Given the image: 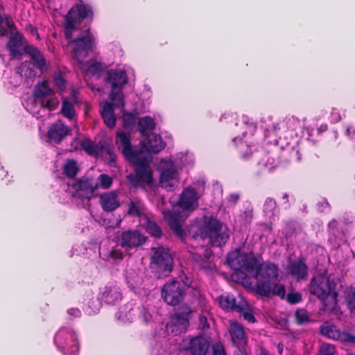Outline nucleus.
I'll list each match as a JSON object with an SVG mask.
<instances>
[{
    "label": "nucleus",
    "mask_w": 355,
    "mask_h": 355,
    "mask_svg": "<svg viewBox=\"0 0 355 355\" xmlns=\"http://www.w3.org/2000/svg\"><path fill=\"white\" fill-rule=\"evenodd\" d=\"M226 263L233 270L232 278L234 281L245 284L250 277H252L257 281L255 286L257 294L261 297L275 295L284 299L285 287L277 283L278 268L274 263L261 264L255 257L238 248L227 254Z\"/></svg>",
    "instance_id": "obj_1"
},
{
    "label": "nucleus",
    "mask_w": 355,
    "mask_h": 355,
    "mask_svg": "<svg viewBox=\"0 0 355 355\" xmlns=\"http://www.w3.org/2000/svg\"><path fill=\"white\" fill-rule=\"evenodd\" d=\"M77 31L78 29H72L70 37L65 38L68 44L71 46V57L81 64L89 52L92 50L95 44V37L90 32L89 27L73 37V33Z\"/></svg>",
    "instance_id": "obj_2"
},
{
    "label": "nucleus",
    "mask_w": 355,
    "mask_h": 355,
    "mask_svg": "<svg viewBox=\"0 0 355 355\" xmlns=\"http://www.w3.org/2000/svg\"><path fill=\"white\" fill-rule=\"evenodd\" d=\"M200 234L202 239L208 238L212 246L222 247L230 239V230L226 225L211 216L204 221Z\"/></svg>",
    "instance_id": "obj_3"
},
{
    "label": "nucleus",
    "mask_w": 355,
    "mask_h": 355,
    "mask_svg": "<svg viewBox=\"0 0 355 355\" xmlns=\"http://www.w3.org/2000/svg\"><path fill=\"white\" fill-rule=\"evenodd\" d=\"M94 18L93 8L84 3L82 0L73 5L64 17V37H70L72 29H78L76 24L80 23L85 19H88L90 22Z\"/></svg>",
    "instance_id": "obj_4"
},
{
    "label": "nucleus",
    "mask_w": 355,
    "mask_h": 355,
    "mask_svg": "<svg viewBox=\"0 0 355 355\" xmlns=\"http://www.w3.org/2000/svg\"><path fill=\"white\" fill-rule=\"evenodd\" d=\"M150 258V268L155 276L158 278L167 277L173 267V259L168 249L164 247L153 248Z\"/></svg>",
    "instance_id": "obj_5"
},
{
    "label": "nucleus",
    "mask_w": 355,
    "mask_h": 355,
    "mask_svg": "<svg viewBox=\"0 0 355 355\" xmlns=\"http://www.w3.org/2000/svg\"><path fill=\"white\" fill-rule=\"evenodd\" d=\"M309 292L320 299L326 306L328 305L326 303L328 297H331L334 304L337 302L338 293L334 291L329 278L324 275H318L312 278Z\"/></svg>",
    "instance_id": "obj_6"
},
{
    "label": "nucleus",
    "mask_w": 355,
    "mask_h": 355,
    "mask_svg": "<svg viewBox=\"0 0 355 355\" xmlns=\"http://www.w3.org/2000/svg\"><path fill=\"white\" fill-rule=\"evenodd\" d=\"M134 166L135 174L127 175V180L133 187H139L142 183H153V171L146 159L138 158L134 162Z\"/></svg>",
    "instance_id": "obj_7"
},
{
    "label": "nucleus",
    "mask_w": 355,
    "mask_h": 355,
    "mask_svg": "<svg viewBox=\"0 0 355 355\" xmlns=\"http://www.w3.org/2000/svg\"><path fill=\"white\" fill-rule=\"evenodd\" d=\"M55 342L64 355H78L80 345L76 334L71 330L60 329L55 334Z\"/></svg>",
    "instance_id": "obj_8"
},
{
    "label": "nucleus",
    "mask_w": 355,
    "mask_h": 355,
    "mask_svg": "<svg viewBox=\"0 0 355 355\" xmlns=\"http://www.w3.org/2000/svg\"><path fill=\"white\" fill-rule=\"evenodd\" d=\"M71 187L73 190V196L81 200H90L96 196L97 184L94 179L89 176L84 175L77 179L71 184Z\"/></svg>",
    "instance_id": "obj_9"
},
{
    "label": "nucleus",
    "mask_w": 355,
    "mask_h": 355,
    "mask_svg": "<svg viewBox=\"0 0 355 355\" xmlns=\"http://www.w3.org/2000/svg\"><path fill=\"white\" fill-rule=\"evenodd\" d=\"M117 239L119 245L126 250L139 248L147 240V237L137 230L123 231Z\"/></svg>",
    "instance_id": "obj_10"
},
{
    "label": "nucleus",
    "mask_w": 355,
    "mask_h": 355,
    "mask_svg": "<svg viewBox=\"0 0 355 355\" xmlns=\"http://www.w3.org/2000/svg\"><path fill=\"white\" fill-rule=\"evenodd\" d=\"M185 291L180 282L166 283L162 289V296L169 305L176 306L184 299Z\"/></svg>",
    "instance_id": "obj_11"
},
{
    "label": "nucleus",
    "mask_w": 355,
    "mask_h": 355,
    "mask_svg": "<svg viewBox=\"0 0 355 355\" xmlns=\"http://www.w3.org/2000/svg\"><path fill=\"white\" fill-rule=\"evenodd\" d=\"M121 299V288L115 282L107 283L98 294V300L109 305H114L120 302Z\"/></svg>",
    "instance_id": "obj_12"
},
{
    "label": "nucleus",
    "mask_w": 355,
    "mask_h": 355,
    "mask_svg": "<svg viewBox=\"0 0 355 355\" xmlns=\"http://www.w3.org/2000/svg\"><path fill=\"white\" fill-rule=\"evenodd\" d=\"M230 334L233 343L238 347L241 355H248L245 349L247 336L243 325L236 321L231 322Z\"/></svg>",
    "instance_id": "obj_13"
},
{
    "label": "nucleus",
    "mask_w": 355,
    "mask_h": 355,
    "mask_svg": "<svg viewBox=\"0 0 355 355\" xmlns=\"http://www.w3.org/2000/svg\"><path fill=\"white\" fill-rule=\"evenodd\" d=\"M71 132V130L67 125L61 121H57L49 127L47 131V137L51 141L59 144Z\"/></svg>",
    "instance_id": "obj_14"
},
{
    "label": "nucleus",
    "mask_w": 355,
    "mask_h": 355,
    "mask_svg": "<svg viewBox=\"0 0 355 355\" xmlns=\"http://www.w3.org/2000/svg\"><path fill=\"white\" fill-rule=\"evenodd\" d=\"M178 205L184 211H193L198 207V198L194 189L188 187L184 189L180 197Z\"/></svg>",
    "instance_id": "obj_15"
},
{
    "label": "nucleus",
    "mask_w": 355,
    "mask_h": 355,
    "mask_svg": "<svg viewBox=\"0 0 355 355\" xmlns=\"http://www.w3.org/2000/svg\"><path fill=\"white\" fill-rule=\"evenodd\" d=\"M116 143L123 155L129 161L137 157V153L133 150L129 135L123 132L116 133Z\"/></svg>",
    "instance_id": "obj_16"
},
{
    "label": "nucleus",
    "mask_w": 355,
    "mask_h": 355,
    "mask_svg": "<svg viewBox=\"0 0 355 355\" xmlns=\"http://www.w3.org/2000/svg\"><path fill=\"white\" fill-rule=\"evenodd\" d=\"M24 52L31 57L34 66L42 73L47 71L46 60L44 54L37 48L33 45H25L24 46Z\"/></svg>",
    "instance_id": "obj_17"
},
{
    "label": "nucleus",
    "mask_w": 355,
    "mask_h": 355,
    "mask_svg": "<svg viewBox=\"0 0 355 355\" xmlns=\"http://www.w3.org/2000/svg\"><path fill=\"white\" fill-rule=\"evenodd\" d=\"M210 343L202 336H196L189 341L187 350L191 355H206L209 349Z\"/></svg>",
    "instance_id": "obj_18"
},
{
    "label": "nucleus",
    "mask_w": 355,
    "mask_h": 355,
    "mask_svg": "<svg viewBox=\"0 0 355 355\" xmlns=\"http://www.w3.org/2000/svg\"><path fill=\"white\" fill-rule=\"evenodd\" d=\"M107 84L114 89L121 90L123 86L128 82L126 73L121 69H111L107 72L105 80Z\"/></svg>",
    "instance_id": "obj_19"
},
{
    "label": "nucleus",
    "mask_w": 355,
    "mask_h": 355,
    "mask_svg": "<svg viewBox=\"0 0 355 355\" xmlns=\"http://www.w3.org/2000/svg\"><path fill=\"white\" fill-rule=\"evenodd\" d=\"M101 205L103 209L106 212H111L120 206L118 198V192L112 191L101 196Z\"/></svg>",
    "instance_id": "obj_20"
},
{
    "label": "nucleus",
    "mask_w": 355,
    "mask_h": 355,
    "mask_svg": "<svg viewBox=\"0 0 355 355\" xmlns=\"http://www.w3.org/2000/svg\"><path fill=\"white\" fill-rule=\"evenodd\" d=\"M183 312H176L172 317V322L175 326L178 327L180 331H185L189 324V315L191 312V309L186 306L182 307Z\"/></svg>",
    "instance_id": "obj_21"
},
{
    "label": "nucleus",
    "mask_w": 355,
    "mask_h": 355,
    "mask_svg": "<svg viewBox=\"0 0 355 355\" xmlns=\"http://www.w3.org/2000/svg\"><path fill=\"white\" fill-rule=\"evenodd\" d=\"M289 272L296 279H302L308 275V266L303 259H298L290 264Z\"/></svg>",
    "instance_id": "obj_22"
},
{
    "label": "nucleus",
    "mask_w": 355,
    "mask_h": 355,
    "mask_svg": "<svg viewBox=\"0 0 355 355\" xmlns=\"http://www.w3.org/2000/svg\"><path fill=\"white\" fill-rule=\"evenodd\" d=\"M146 137V148L151 153H158L165 148V144L163 142L159 135L150 134Z\"/></svg>",
    "instance_id": "obj_23"
},
{
    "label": "nucleus",
    "mask_w": 355,
    "mask_h": 355,
    "mask_svg": "<svg viewBox=\"0 0 355 355\" xmlns=\"http://www.w3.org/2000/svg\"><path fill=\"white\" fill-rule=\"evenodd\" d=\"M23 39L24 37L20 33H15L10 37L7 43V48L12 55H21L24 53L21 49Z\"/></svg>",
    "instance_id": "obj_24"
},
{
    "label": "nucleus",
    "mask_w": 355,
    "mask_h": 355,
    "mask_svg": "<svg viewBox=\"0 0 355 355\" xmlns=\"http://www.w3.org/2000/svg\"><path fill=\"white\" fill-rule=\"evenodd\" d=\"M54 95V92L49 86L47 80H43L41 83L37 84L34 87L33 96L36 100L40 101L51 97Z\"/></svg>",
    "instance_id": "obj_25"
},
{
    "label": "nucleus",
    "mask_w": 355,
    "mask_h": 355,
    "mask_svg": "<svg viewBox=\"0 0 355 355\" xmlns=\"http://www.w3.org/2000/svg\"><path fill=\"white\" fill-rule=\"evenodd\" d=\"M101 114L106 126L109 128H112L116 125V116L114 114V110L113 105L110 103H105L103 105Z\"/></svg>",
    "instance_id": "obj_26"
},
{
    "label": "nucleus",
    "mask_w": 355,
    "mask_h": 355,
    "mask_svg": "<svg viewBox=\"0 0 355 355\" xmlns=\"http://www.w3.org/2000/svg\"><path fill=\"white\" fill-rule=\"evenodd\" d=\"M177 176V170L173 166L163 169L159 179L161 186L166 189L172 188L173 184L171 182L176 179Z\"/></svg>",
    "instance_id": "obj_27"
},
{
    "label": "nucleus",
    "mask_w": 355,
    "mask_h": 355,
    "mask_svg": "<svg viewBox=\"0 0 355 355\" xmlns=\"http://www.w3.org/2000/svg\"><path fill=\"white\" fill-rule=\"evenodd\" d=\"M143 225L146 231L152 236L160 238L162 236V230L157 223L147 215H144L142 218Z\"/></svg>",
    "instance_id": "obj_28"
},
{
    "label": "nucleus",
    "mask_w": 355,
    "mask_h": 355,
    "mask_svg": "<svg viewBox=\"0 0 355 355\" xmlns=\"http://www.w3.org/2000/svg\"><path fill=\"white\" fill-rule=\"evenodd\" d=\"M168 225L173 232L182 241H184L187 236V232L183 229L180 221L173 214H170L167 218Z\"/></svg>",
    "instance_id": "obj_29"
},
{
    "label": "nucleus",
    "mask_w": 355,
    "mask_h": 355,
    "mask_svg": "<svg viewBox=\"0 0 355 355\" xmlns=\"http://www.w3.org/2000/svg\"><path fill=\"white\" fill-rule=\"evenodd\" d=\"M137 128L143 137H147L155 130V123L152 117L146 116L139 120Z\"/></svg>",
    "instance_id": "obj_30"
},
{
    "label": "nucleus",
    "mask_w": 355,
    "mask_h": 355,
    "mask_svg": "<svg viewBox=\"0 0 355 355\" xmlns=\"http://www.w3.org/2000/svg\"><path fill=\"white\" fill-rule=\"evenodd\" d=\"M144 209V204L143 202L138 199L135 198L130 200L128 204V209L127 211V214L130 216L141 218V219L144 218V214H143V210Z\"/></svg>",
    "instance_id": "obj_31"
},
{
    "label": "nucleus",
    "mask_w": 355,
    "mask_h": 355,
    "mask_svg": "<svg viewBox=\"0 0 355 355\" xmlns=\"http://www.w3.org/2000/svg\"><path fill=\"white\" fill-rule=\"evenodd\" d=\"M220 306L227 311H234L238 305L236 300L232 294H223L218 297Z\"/></svg>",
    "instance_id": "obj_32"
},
{
    "label": "nucleus",
    "mask_w": 355,
    "mask_h": 355,
    "mask_svg": "<svg viewBox=\"0 0 355 355\" xmlns=\"http://www.w3.org/2000/svg\"><path fill=\"white\" fill-rule=\"evenodd\" d=\"M62 170V173L65 177L69 179H74L80 169L77 161L73 159H68L63 165Z\"/></svg>",
    "instance_id": "obj_33"
},
{
    "label": "nucleus",
    "mask_w": 355,
    "mask_h": 355,
    "mask_svg": "<svg viewBox=\"0 0 355 355\" xmlns=\"http://www.w3.org/2000/svg\"><path fill=\"white\" fill-rule=\"evenodd\" d=\"M191 261L192 263L199 268L200 270L209 271L211 270V262L206 258H203L202 254L193 252L191 254Z\"/></svg>",
    "instance_id": "obj_34"
},
{
    "label": "nucleus",
    "mask_w": 355,
    "mask_h": 355,
    "mask_svg": "<svg viewBox=\"0 0 355 355\" xmlns=\"http://www.w3.org/2000/svg\"><path fill=\"white\" fill-rule=\"evenodd\" d=\"M80 146L89 155H98L101 153L99 145L89 139H83L80 141Z\"/></svg>",
    "instance_id": "obj_35"
},
{
    "label": "nucleus",
    "mask_w": 355,
    "mask_h": 355,
    "mask_svg": "<svg viewBox=\"0 0 355 355\" xmlns=\"http://www.w3.org/2000/svg\"><path fill=\"white\" fill-rule=\"evenodd\" d=\"M237 152L241 159L243 161H248L253 157L250 146L242 140H239L237 145Z\"/></svg>",
    "instance_id": "obj_36"
},
{
    "label": "nucleus",
    "mask_w": 355,
    "mask_h": 355,
    "mask_svg": "<svg viewBox=\"0 0 355 355\" xmlns=\"http://www.w3.org/2000/svg\"><path fill=\"white\" fill-rule=\"evenodd\" d=\"M320 333L329 338L339 340L341 331L337 329L336 326L321 327Z\"/></svg>",
    "instance_id": "obj_37"
},
{
    "label": "nucleus",
    "mask_w": 355,
    "mask_h": 355,
    "mask_svg": "<svg viewBox=\"0 0 355 355\" xmlns=\"http://www.w3.org/2000/svg\"><path fill=\"white\" fill-rule=\"evenodd\" d=\"M95 183L97 184V189L100 187L103 189H108L112 185L113 179L109 175L102 173L98 176V182H95Z\"/></svg>",
    "instance_id": "obj_38"
},
{
    "label": "nucleus",
    "mask_w": 355,
    "mask_h": 355,
    "mask_svg": "<svg viewBox=\"0 0 355 355\" xmlns=\"http://www.w3.org/2000/svg\"><path fill=\"white\" fill-rule=\"evenodd\" d=\"M295 320L298 325H303L310 321L308 312L304 309H297L295 312Z\"/></svg>",
    "instance_id": "obj_39"
},
{
    "label": "nucleus",
    "mask_w": 355,
    "mask_h": 355,
    "mask_svg": "<svg viewBox=\"0 0 355 355\" xmlns=\"http://www.w3.org/2000/svg\"><path fill=\"white\" fill-rule=\"evenodd\" d=\"M61 113L69 119H72L75 114V109L73 103L66 99L62 101Z\"/></svg>",
    "instance_id": "obj_40"
},
{
    "label": "nucleus",
    "mask_w": 355,
    "mask_h": 355,
    "mask_svg": "<svg viewBox=\"0 0 355 355\" xmlns=\"http://www.w3.org/2000/svg\"><path fill=\"white\" fill-rule=\"evenodd\" d=\"M99 147L101 148L100 154L105 153V155H109L110 160L108 162V164H110V166H114L115 165L116 156L114 153L112 147L110 146V145H107V144L106 145L101 144L99 146Z\"/></svg>",
    "instance_id": "obj_41"
},
{
    "label": "nucleus",
    "mask_w": 355,
    "mask_h": 355,
    "mask_svg": "<svg viewBox=\"0 0 355 355\" xmlns=\"http://www.w3.org/2000/svg\"><path fill=\"white\" fill-rule=\"evenodd\" d=\"M173 282H180L182 284V286L184 288V291L186 289L191 287L193 278L190 276L184 273V272H181V273L178 275V277L173 280Z\"/></svg>",
    "instance_id": "obj_42"
},
{
    "label": "nucleus",
    "mask_w": 355,
    "mask_h": 355,
    "mask_svg": "<svg viewBox=\"0 0 355 355\" xmlns=\"http://www.w3.org/2000/svg\"><path fill=\"white\" fill-rule=\"evenodd\" d=\"M318 355H336V347L332 344L324 343L320 345Z\"/></svg>",
    "instance_id": "obj_43"
},
{
    "label": "nucleus",
    "mask_w": 355,
    "mask_h": 355,
    "mask_svg": "<svg viewBox=\"0 0 355 355\" xmlns=\"http://www.w3.org/2000/svg\"><path fill=\"white\" fill-rule=\"evenodd\" d=\"M123 126L125 128H130L136 123V116L131 112H127L123 114Z\"/></svg>",
    "instance_id": "obj_44"
},
{
    "label": "nucleus",
    "mask_w": 355,
    "mask_h": 355,
    "mask_svg": "<svg viewBox=\"0 0 355 355\" xmlns=\"http://www.w3.org/2000/svg\"><path fill=\"white\" fill-rule=\"evenodd\" d=\"M41 107L47 108L49 110H54L57 108L59 103L56 98H51L48 100H42L40 101Z\"/></svg>",
    "instance_id": "obj_45"
},
{
    "label": "nucleus",
    "mask_w": 355,
    "mask_h": 355,
    "mask_svg": "<svg viewBox=\"0 0 355 355\" xmlns=\"http://www.w3.org/2000/svg\"><path fill=\"white\" fill-rule=\"evenodd\" d=\"M252 309V306L245 300H241L238 302V305L236 307L235 312L239 313L240 316H243L245 312L249 311Z\"/></svg>",
    "instance_id": "obj_46"
},
{
    "label": "nucleus",
    "mask_w": 355,
    "mask_h": 355,
    "mask_svg": "<svg viewBox=\"0 0 355 355\" xmlns=\"http://www.w3.org/2000/svg\"><path fill=\"white\" fill-rule=\"evenodd\" d=\"M339 340L346 345H355V336L349 332H341Z\"/></svg>",
    "instance_id": "obj_47"
},
{
    "label": "nucleus",
    "mask_w": 355,
    "mask_h": 355,
    "mask_svg": "<svg viewBox=\"0 0 355 355\" xmlns=\"http://www.w3.org/2000/svg\"><path fill=\"white\" fill-rule=\"evenodd\" d=\"M347 306L352 312H355V287L346 296Z\"/></svg>",
    "instance_id": "obj_48"
},
{
    "label": "nucleus",
    "mask_w": 355,
    "mask_h": 355,
    "mask_svg": "<svg viewBox=\"0 0 355 355\" xmlns=\"http://www.w3.org/2000/svg\"><path fill=\"white\" fill-rule=\"evenodd\" d=\"M286 300L291 304H296L302 300V294L299 292L288 293L286 295Z\"/></svg>",
    "instance_id": "obj_49"
},
{
    "label": "nucleus",
    "mask_w": 355,
    "mask_h": 355,
    "mask_svg": "<svg viewBox=\"0 0 355 355\" xmlns=\"http://www.w3.org/2000/svg\"><path fill=\"white\" fill-rule=\"evenodd\" d=\"M55 85L60 90L64 91L66 89V80L61 73L55 74L53 77Z\"/></svg>",
    "instance_id": "obj_50"
},
{
    "label": "nucleus",
    "mask_w": 355,
    "mask_h": 355,
    "mask_svg": "<svg viewBox=\"0 0 355 355\" xmlns=\"http://www.w3.org/2000/svg\"><path fill=\"white\" fill-rule=\"evenodd\" d=\"M103 66L101 62H95L88 67V71L92 75H98L103 71Z\"/></svg>",
    "instance_id": "obj_51"
},
{
    "label": "nucleus",
    "mask_w": 355,
    "mask_h": 355,
    "mask_svg": "<svg viewBox=\"0 0 355 355\" xmlns=\"http://www.w3.org/2000/svg\"><path fill=\"white\" fill-rule=\"evenodd\" d=\"M277 203L275 199L268 198L264 203V211L266 213L272 212L276 207Z\"/></svg>",
    "instance_id": "obj_52"
},
{
    "label": "nucleus",
    "mask_w": 355,
    "mask_h": 355,
    "mask_svg": "<svg viewBox=\"0 0 355 355\" xmlns=\"http://www.w3.org/2000/svg\"><path fill=\"white\" fill-rule=\"evenodd\" d=\"M4 21H5L6 26L9 28L10 33L12 35L15 34V33H19L17 31V26H16L15 24L14 23L13 20L10 17H8V16L5 17Z\"/></svg>",
    "instance_id": "obj_53"
},
{
    "label": "nucleus",
    "mask_w": 355,
    "mask_h": 355,
    "mask_svg": "<svg viewBox=\"0 0 355 355\" xmlns=\"http://www.w3.org/2000/svg\"><path fill=\"white\" fill-rule=\"evenodd\" d=\"M108 257L114 260L121 261L123 259V254L121 250L116 248H112L108 254Z\"/></svg>",
    "instance_id": "obj_54"
},
{
    "label": "nucleus",
    "mask_w": 355,
    "mask_h": 355,
    "mask_svg": "<svg viewBox=\"0 0 355 355\" xmlns=\"http://www.w3.org/2000/svg\"><path fill=\"white\" fill-rule=\"evenodd\" d=\"M214 355H226L223 345L220 343H215L213 347Z\"/></svg>",
    "instance_id": "obj_55"
},
{
    "label": "nucleus",
    "mask_w": 355,
    "mask_h": 355,
    "mask_svg": "<svg viewBox=\"0 0 355 355\" xmlns=\"http://www.w3.org/2000/svg\"><path fill=\"white\" fill-rule=\"evenodd\" d=\"M22 73H24V76L26 78H34L35 76V71L30 67H26V65L22 66V67L21 68V76H22Z\"/></svg>",
    "instance_id": "obj_56"
},
{
    "label": "nucleus",
    "mask_w": 355,
    "mask_h": 355,
    "mask_svg": "<svg viewBox=\"0 0 355 355\" xmlns=\"http://www.w3.org/2000/svg\"><path fill=\"white\" fill-rule=\"evenodd\" d=\"M243 319L250 323H254L257 320L254 315L252 308L248 312H245Z\"/></svg>",
    "instance_id": "obj_57"
},
{
    "label": "nucleus",
    "mask_w": 355,
    "mask_h": 355,
    "mask_svg": "<svg viewBox=\"0 0 355 355\" xmlns=\"http://www.w3.org/2000/svg\"><path fill=\"white\" fill-rule=\"evenodd\" d=\"M121 92V90H119V89H114L112 88V90L109 94V98L111 101H116L117 98L119 96V92Z\"/></svg>",
    "instance_id": "obj_58"
},
{
    "label": "nucleus",
    "mask_w": 355,
    "mask_h": 355,
    "mask_svg": "<svg viewBox=\"0 0 355 355\" xmlns=\"http://www.w3.org/2000/svg\"><path fill=\"white\" fill-rule=\"evenodd\" d=\"M27 31L33 35H36L37 40H40V35L38 33L37 29L31 24H28L26 27Z\"/></svg>",
    "instance_id": "obj_59"
},
{
    "label": "nucleus",
    "mask_w": 355,
    "mask_h": 355,
    "mask_svg": "<svg viewBox=\"0 0 355 355\" xmlns=\"http://www.w3.org/2000/svg\"><path fill=\"white\" fill-rule=\"evenodd\" d=\"M3 22H4V19L0 15V36L1 37L6 36L8 34V31L6 28L2 26V24H3Z\"/></svg>",
    "instance_id": "obj_60"
},
{
    "label": "nucleus",
    "mask_w": 355,
    "mask_h": 355,
    "mask_svg": "<svg viewBox=\"0 0 355 355\" xmlns=\"http://www.w3.org/2000/svg\"><path fill=\"white\" fill-rule=\"evenodd\" d=\"M67 313L76 318H79L81 315V311L78 308H70L67 310Z\"/></svg>",
    "instance_id": "obj_61"
},
{
    "label": "nucleus",
    "mask_w": 355,
    "mask_h": 355,
    "mask_svg": "<svg viewBox=\"0 0 355 355\" xmlns=\"http://www.w3.org/2000/svg\"><path fill=\"white\" fill-rule=\"evenodd\" d=\"M240 198V195L239 193H231L228 196V202L236 204Z\"/></svg>",
    "instance_id": "obj_62"
},
{
    "label": "nucleus",
    "mask_w": 355,
    "mask_h": 355,
    "mask_svg": "<svg viewBox=\"0 0 355 355\" xmlns=\"http://www.w3.org/2000/svg\"><path fill=\"white\" fill-rule=\"evenodd\" d=\"M114 102V104H112L113 105H115L116 107H123L124 105H125V103H124V99H123V97L120 96L117 98L116 101H113Z\"/></svg>",
    "instance_id": "obj_63"
},
{
    "label": "nucleus",
    "mask_w": 355,
    "mask_h": 355,
    "mask_svg": "<svg viewBox=\"0 0 355 355\" xmlns=\"http://www.w3.org/2000/svg\"><path fill=\"white\" fill-rule=\"evenodd\" d=\"M202 256L203 257V258H206L210 260V258L213 256V252L210 249H205L204 251V254Z\"/></svg>",
    "instance_id": "obj_64"
}]
</instances>
